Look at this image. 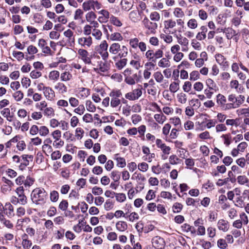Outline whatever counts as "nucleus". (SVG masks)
<instances>
[{
  "mask_svg": "<svg viewBox=\"0 0 249 249\" xmlns=\"http://www.w3.org/2000/svg\"><path fill=\"white\" fill-rule=\"evenodd\" d=\"M1 114L6 118L8 121H11L13 116L11 115L10 110L9 108H4L1 111Z\"/></svg>",
  "mask_w": 249,
  "mask_h": 249,
  "instance_id": "obj_44",
  "label": "nucleus"
},
{
  "mask_svg": "<svg viewBox=\"0 0 249 249\" xmlns=\"http://www.w3.org/2000/svg\"><path fill=\"white\" fill-rule=\"evenodd\" d=\"M135 59L131 60L130 61V65L136 70H139L140 68L142 67V65L141 63L140 58L138 55L134 57Z\"/></svg>",
  "mask_w": 249,
  "mask_h": 249,
  "instance_id": "obj_33",
  "label": "nucleus"
},
{
  "mask_svg": "<svg viewBox=\"0 0 249 249\" xmlns=\"http://www.w3.org/2000/svg\"><path fill=\"white\" fill-rule=\"evenodd\" d=\"M127 59L126 58H120L115 63V67L119 70L123 69L126 65Z\"/></svg>",
  "mask_w": 249,
  "mask_h": 249,
  "instance_id": "obj_37",
  "label": "nucleus"
},
{
  "mask_svg": "<svg viewBox=\"0 0 249 249\" xmlns=\"http://www.w3.org/2000/svg\"><path fill=\"white\" fill-rule=\"evenodd\" d=\"M217 226L218 229L223 232L227 231L229 229L228 221L223 219H221L218 221Z\"/></svg>",
  "mask_w": 249,
  "mask_h": 249,
  "instance_id": "obj_27",
  "label": "nucleus"
},
{
  "mask_svg": "<svg viewBox=\"0 0 249 249\" xmlns=\"http://www.w3.org/2000/svg\"><path fill=\"white\" fill-rule=\"evenodd\" d=\"M238 116L245 115L249 117V107L248 108H240L236 110Z\"/></svg>",
  "mask_w": 249,
  "mask_h": 249,
  "instance_id": "obj_50",
  "label": "nucleus"
},
{
  "mask_svg": "<svg viewBox=\"0 0 249 249\" xmlns=\"http://www.w3.org/2000/svg\"><path fill=\"white\" fill-rule=\"evenodd\" d=\"M91 35L97 40H100L103 36L102 31L98 29H92Z\"/></svg>",
  "mask_w": 249,
  "mask_h": 249,
  "instance_id": "obj_45",
  "label": "nucleus"
},
{
  "mask_svg": "<svg viewBox=\"0 0 249 249\" xmlns=\"http://www.w3.org/2000/svg\"><path fill=\"white\" fill-rule=\"evenodd\" d=\"M177 99L178 102L184 104L187 102V96L185 93L180 92L177 95Z\"/></svg>",
  "mask_w": 249,
  "mask_h": 249,
  "instance_id": "obj_53",
  "label": "nucleus"
},
{
  "mask_svg": "<svg viewBox=\"0 0 249 249\" xmlns=\"http://www.w3.org/2000/svg\"><path fill=\"white\" fill-rule=\"evenodd\" d=\"M15 192L17 196H12L10 198V202L14 205H17L18 204L21 205H25L27 203L28 199L24 193L23 186L18 187Z\"/></svg>",
  "mask_w": 249,
  "mask_h": 249,
  "instance_id": "obj_4",
  "label": "nucleus"
},
{
  "mask_svg": "<svg viewBox=\"0 0 249 249\" xmlns=\"http://www.w3.org/2000/svg\"><path fill=\"white\" fill-rule=\"evenodd\" d=\"M12 96L16 101L20 102L23 98L24 94L21 91L18 90L15 92Z\"/></svg>",
  "mask_w": 249,
  "mask_h": 249,
  "instance_id": "obj_54",
  "label": "nucleus"
},
{
  "mask_svg": "<svg viewBox=\"0 0 249 249\" xmlns=\"http://www.w3.org/2000/svg\"><path fill=\"white\" fill-rule=\"evenodd\" d=\"M133 0H122L121 2V9L123 11H128L133 7Z\"/></svg>",
  "mask_w": 249,
  "mask_h": 249,
  "instance_id": "obj_25",
  "label": "nucleus"
},
{
  "mask_svg": "<svg viewBox=\"0 0 249 249\" xmlns=\"http://www.w3.org/2000/svg\"><path fill=\"white\" fill-rule=\"evenodd\" d=\"M54 88L56 91L61 94L65 93L68 91L67 86L63 83L61 82L56 83L54 86Z\"/></svg>",
  "mask_w": 249,
  "mask_h": 249,
  "instance_id": "obj_31",
  "label": "nucleus"
},
{
  "mask_svg": "<svg viewBox=\"0 0 249 249\" xmlns=\"http://www.w3.org/2000/svg\"><path fill=\"white\" fill-rule=\"evenodd\" d=\"M98 13L100 15L98 18V21L100 23H105L108 21L109 19H110V13L107 10L103 9Z\"/></svg>",
  "mask_w": 249,
  "mask_h": 249,
  "instance_id": "obj_18",
  "label": "nucleus"
},
{
  "mask_svg": "<svg viewBox=\"0 0 249 249\" xmlns=\"http://www.w3.org/2000/svg\"><path fill=\"white\" fill-rule=\"evenodd\" d=\"M51 136L54 140L53 145L56 148L62 147L64 144V142L61 139V132L57 129L53 131Z\"/></svg>",
  "mask_w": 249,
  "mask_h": 249,
  "instance_id": "obj_9",
  "label": "nucleus"
},
{
  "mask_svg": "<svg viewBox=\"0 0 249 249\" xmlns=\"http://www.w3.org/2000/svg\"><path fill=\"white\" fill-rule=\"evenodd\" d=\"M27 237L26 234L22 236V245L24 249H30L32 245V242Z\"/></svg>",
  "mask_w": 249,
  "mask_h": 249,
  "instance_id": "obj_38",
  "label": "nucleus"
},
{
  "mask_svg": "<svg viewBox=\"0 0 249 249\" xmlns=\"http://www.w3.org/2000/svg\"><path fill=\"white\" fill-rule=\"evenodd\" d=\"M107 36L108 39L112 41H122L124 39L123 36L119 32H114L110 35L107 34Z\"/></svg>",
  "mask_w": 249,
  "mask_h": 249,
  "instance_id": "obj_28",
  "label": "nucleus"
},
{
  "mask_svg": "<svg viewBox=\"0 0 249 249\" xmlns=\"http://www.w3.org/2000/svg\"><path fill=\"white\" fill-rule=\"evenodd\" d=\"M125 218H128L129 221L133 222L139 219V215L138 213L133 212L131 213L129 215H126Z\"/></svg>",
  "mask_w": 249,
  "mask_h": 249,
  "instance_id": "obj_59",
  "label": "nucleus"
},
{
  "mask_svg": "<svg viewBox=\"0 0 249 249\" xmlns=\"http://www.w3.org/2000/svg\"><path fill=\"white\" fill-rule=\"evenodd\" d=\"M114 159L116 160L117 166L118 167L120 168H124L126 166V163L125 160L124 158L119 157L118 154H115L114 155Z\"/></svg>",
  "mask_w": 249,
  "mask_h": 249,
  "instance_id": "obj_32",
  "label": "nucleus"
},
{
  "mask_svg": "<svg viewBox=\"0 0 249 249\" xmlns=\"http://www.w3.org/2000/svg\"><path fill=\"white\" fill-rule=\"evenodd\" d=\"M77 91V96L81 99H85L90 95V90L88 88H79Z\"/></svg>",
  "mask_w": 249,
  "mask_h": 249,
  "instance_id": "obj_21",
  "label": "nucleus"
},
{
  "mask_svg": "<svg viewBox=\"0 0 249 249\" xmlns=\"http://www.w3.org/2000/svg\"><path fill=\"white\" fill-rule=\"evenodd\" d=\"M95 52L99 54L103 61H107L109 58L108 44L106 40H102L95 47Z\"/></svg>",
  "mask_w": 249,
  "mask_h": 249,
  "instance_id": "obj_6",
  "label": "nucleus"
},
{
  "mask_svg": "<svg viewBox=\"0 0 249 249\" xmlns=\"http://www.w3.org/2000/svg\"><path fill=\"white\" fill-rule=\"evenodd\" d=\"M59 198V194L57 191L53 190L50 192V199L53 202H56Z\"/></svg>",
  "mask_w": 249,
  "mask_h": 249,
  "instance_id": "obj_58",
  "label": "nucleus"
},
{
  "mask_svg": "<svg viewBox=\"0 0 249 249\" xmlns=\"http://www.w3.org/2000/svg\"><path fill=\"white\" fill-rule=\"evenodd\" d=\"M86 19L89 24L92 23L97 18L96 15L93 11L88 12L85 16Z\"/></svg>",
  "mask_w": 249,
  "mask_h": 249,
  "instance_id": "obj_43",
  "label": "nucleus"
},
{
  "mask_svg": "<svg viewBox=\"0 0 249 249\" xmlns=\"http://www.w3.org/2000/svg\"><path fill=\"white\" fill-rule=\"evenodd\" d=\"M78 58L83 62L88 65L91 64L92 55H90L87 50L84 49H79L77 51Z\"/></svg>",
  "mask_w": 249,
  "mask_h": 249,
  "instance_id": "obj_10",
  "label": "nucleus"
},
{
  "mask_svg": "<svg viewBox=\"0 0 249 249\" xmlns=\"http://www.w3.org/2000/svg\"><path fill=\"white\" fill-rule=\"evenodd\" d=\"M133 175L135 176L136 179L137 180V181L140 182V184L142 185V186L141 187V188L142 189H143L144 188V185L142 183L146 180V178L141 173H137L136 172H135Z\"/></svg>",
  "mask_w": 249,
  "mask_h": 249,
  "instance_id": "obj_55",
  "label": "nucleus"
},
{
  "mask_svg": "<svg viewBox=\"0 0 249 249\" xmlns=\"http://www.w3.org/2000/svg\"><path fill=\"white\" fill-rule=\"evenodd\" d=\"M170 123H172L175 127L178 128L181 126V120L179 117H174L169 119Z\"/></svg>",
  "mask_w": 249,
  "mask_h": 249,
  "instance_id": "obj_51",
  "label": "nucleus"
},
{
  "mask_svg": "<svg viewBox=\"0 0 249 249\" xmlns=\"http://www.w3.org/2000/svg\"><path fill=\"white\" fill-rule=\"evenodd\" d=\"M108 52L112 55V59L115 60L117 57L120 58L126 57L128 54V49L124 45L121 46L119 43L113 42L109 45Z\"/></svg>",
  "mask_w": 249,
  "mask_h": 249,
  "instance_id": "obj_2",
  "label": "nucleus"
},
{
  "mask_svg": "<svg viewBox=\"0 0 249 249\" xmlns=\"http://www.w3.org/2000/svg\"><path fill=\"white\" fill-rule=\"evenodd\" d=\"M236 180L238 183L241 185H246L248 186V184L249 183V179L245 175L238 176Z\"/></svg>",
  "mask_w": 249,
  "mask_h": 249,
  "instance_id": "obj_36",
  "label": "nucleus"
},
{
  "mask_svg": "<svg viewBox=\"0 0 249 249\" xmlns=\"http://www.w3.org/2000/svg\"><path fill=\"white\" fill-rule=\"evenodd\" d=\"M169 162L172 165H177L182 162V160L176 155H172L169 158Z\"/></svg>",
  "mask_w": 249,
  "mask_h": 249,
  "instance_id": "obj_40",
  "label": "nucleus"
},
{
  "mask_svg": "<svg viewBox=\"0 0 249 249\" xmlns=\"http://www.w3.org/2000/svg\"><path fill=\"white\" fill-rule=\"evenodd\" d=\"M230 87L231 89L235 90L238 93H242L244 92V87L239 84L237 80H232L230 83Z\"/></svg>",
  "mask_w": 249,
  "mask_h": 249,
  "instance_id": "obj_22",
  "label": "nucleus"
},
{
  "mask_svg": "<svg viewBox=\"0 0 249 249\" xmlns=\"http://www.w3.org/2000/svg\"><path fill=\"white\" fill-rule=\"evenodd\" d=\"M129 44L130 47L134 50L138 48L141 52H144L147 50L146 44L143 41H140L137 37L132 38L129 39Z\"/></svg>",
  "mask_w": 249,
  "mask_h": 249,
  "instance_id": "obj_8",
  "label": "nucleus"
},
{
  "mask_svg": "<svg viewBox=\"0 0 249 249\" xmlns=\"http://www.w3.org/2000/svg\"><path fill=\"white\" fill-rule=\"evenodd\" d=\"M110 22L111 24L116 27H121L123 25L122 22L119 19V18L113 15L110 16Z\"/></svg>",
  "mask_w": 249,
  "mask_h": 249,
  "instance_id": "obj_47",
  "label": "nucleus"
},
{
  "mask_svg": "<svg viewBox=\"0 0 249 249\" xmlns=\"http://www.w3.org/2000/svg\"><path fill=\"white\" fill-rule=\"evenodd\" d=\"M180 81L172 82L169 86V90L172 93L176 92L179 89Z\"/></svg>",
  "mask_w": 249,
  "mask_h": 249,
  "instance_id": "obj_46",
  "label": "nucleus"
},
{
  "mask_svg": "<svg viewBox=\"0 0 249 249\" xmlns=\"http://www.w3.org/2000/svg\"><path fill=\"white\" fill-rule=\"evenodd\" d=\"M142 24L147 30L146 35L155 34L158 28V24L155 22H152L146 17L142 20Z\"/></svg>",
  "mask_w": 249,
  "mask_h": 249,
  "instance_id": "obj_7",
  "label": "nucleus"
},
{
  "mask_svg": "<svg viewBox=\"0 0 249 249\" xmlns=\"http://www.w3.org/2000/svg\"><path fill=\"white\" fill-rule=\"evenodd\" d=\"M18 138H19V136L17 135L15 137H13L12 139H10L9 141H8L5 143V145L6 147L5 152L3 155H1V158H4L5 157H6L7 154V151H8L7 149L10 148L12 146V144L13 143H16L18 142Z\"/></svg>",
  "mask_w": 249,
  "mask_h": 249,
  "instance_id": "obj_29",
  "label": "nucleus"
},
{
  "mask_svg": "<svg viewBox=\"0 0 249 249\" xmlns=\"http://www.w3.org/2000/svg\"><path fill=\"white\" fill-rule=\"evenodd\" d=\"M131 120L134 125H137L142 120L141 116L137 114H134L131 117Z\"/></svg>",
  "mask_w": 249,
  "mask_h": 249,
  "instance_id": "obj_60",
  "label": "nucleus"
},
{
  "mask_svg": "<svg viewBox=\"0 0 249 249\" xmlns=\"http://www.w3.org/2000/svg\"><path fill=\"white\" fill-rule=\"evenodd\" d=\"M227 100L228 103H227L226 97L223 94L219 93L216 95V103L224 111L239 107L244 103L245 97L242 94L236 97L234 94H230L228 96Z\"/></svg>",
  "mask_w": 249,
  "mask_h": 249,
  "instance_id": "obj_1",
  "label": "nucleus"
},
{
  "mask_svg": "<svg viewBox=\"0 0 249 249\" xmlns=\"http://www.w3.org/2000/svg\"><path fill=\"white\" fill-rule=\"evenodd\" d=\"M60 76V73L58 71L53 70L50 71L49 73L48 77L49 79L54 82L56 81L59 79Z\"/></svg>",
  "mask_w": 249,
  "mask_h": 249,
  "instance_id": "obj_39",
  "label": "nucleus"
},
{
  "mask_svg": "<svg viewBox=\"0 0 249 249\" xmlns=\"http://www.w3.org/2000/svg\"><path fill=\"white\" fill-rule=\"evenodd\" d=\"M85 105L88 111L91 112L95 111L96 107L90 100H87Z\"/></svg>",
  "mask_w": 249,
  "mask_h": 249,
  "instance_id": "obj_56",
  "label": "nucleus"
},
{
  "mask_svg": "<svg viewBox=\"0 0 249 249\" xmlns=\"http://www.w3.org/2000/svg\"><path fill=\"white\" fill-rule=\"evenodd\" d=\"M158 65L160 68H169L171 66V63L168 59L163 57L158 62Z\"/></svg>",
  "mask_w": 249,
  "mask_h": 249,
  "instance_id": "obj_35",
  "label": "nucleus"
},
{
  "mask_svg": "<svg viewBox=\"0 0 249 249\" xmlns=\"http://www.w3.org/2000/svg\"><path fill=\"white\" fill-rule=\"evenodd\" d=\"M122 93L121 90L115 89L112 90L109 93V96L110 97V106L112 108H116L118 107L122 102L123 103L125 104L127 101L122 98V101L121 98L122 97Z\"/></svg>",
  "mask_w": 249,
  "mask_h": 249,
  "instance_id": "obj_5",
  "label": "nucleus"
},
{
  "mask_svg": "<svg viewBox=\"0 0 249 249\" xmlns=\"http://www.w3.org/2000/svg\"><path fill=\"white\" fill-rule=\"evenodd\" d=\"M48 194L46 190L41 187L34 189L31 194L33 203L36 205H43L47 200Z\"/></svg>",
  "mask_w": 249,
  "mask_h": 249,
  "instance_id": "obj_3",
  "label": "nucleus"
},
{
  "mask_svg": "<svg viewBox=\"0 0 249 249\" xmlns=\"http://www.w3.org/2000/svg\"><path fill=\"white\" fill-rule=\"evenodd\" d=\"M77 43L83 48H89L93 43V40L90 36H81L78 38Z\"/></svg>",
  "mask_w": 249,
  "mask_h": 249,
  "instance_id": "obj_13",
  "label": "nucleus"
},
{
  "mask_svg": "<svg viewBox=\"0 0 249 249\" xmlns=\"http://www.w3.org/2000/svg\"><path fill=\"white\" fill-rule=\"evenodd\" d=\"M0 221L8 229H12L13 228V224L9 220L5 218L1 213H0Z\"/></svg>",
  "mask_w": 249,
  "mask_h": 249,
  "instance_id": "obj_41",
  "label": "nucleus"
},
{
  "mask_svg": "<svg viewBox=\"0 0 249 249\" xmlns=\"http://www.w3.org/2000/svg\"><path fill=\"white\" fill-rule=\"evenodd\" d=\"M38 133L40 136L42 137H45L47 136L49 133V128L45 125H41L38 127Z\"/></svg>",
  "mask_w": 249,
  "mask_h": 249,
  "instance_id": "obj_49",
  "label": "nucleus"
},
{
  "mask_svg": "<svg viewBox=\"0 0 249 249\" xmlns=\"http://www.w3.org/2000/svg\"><path fill=\"white\" fill-rule=\"evenodd\" d=\"M5 207L6 210V214L7 216L9 218L13 217L15 215V214L14 213V207L12 205V203H11V202L6 203Z\"/></svg>",
  "mask_w": 249,
  "mask_h": 249,
  "instance_id": "obj_34",
  "label": "nucleus"
},
{
  "mask_svg": "<svg viewBox=\"0 0 249 249\" xmlns=\"http://www.w3.org/2000/svg\"><path fill=\"white\" fill-rule=\"evenodd\" d=\"M171 128V125L169 123H166L164 124L162 128V134L164 136H167L169 133Z\"/></svg>",
  "mask_w": 249,
  "mask_h": 249,
  "instance_id": "obj_62",
  "label": "nucleus"
},
{
  "mask_svg": "<svg viewBox=\"0 0 249 249\" xmlns=\"http://www.w3.org/2000/svg\"><path fill=\"white\" fill-rule=\"evenodd\" d=\"M115 229L120 232H124L128 229V224L124 221H118L115 224Z\"/></svg>",
  "mask_w": 249,
  "mask_h": 249,
  "instance_id": "obj_23",
  "label": "nucleus"
},
{
  "mask_svg": "<svg viewBox=\"0 0 249 249\" xmlns=\"http://www.w3.org/2000/svg\"><path fill=\"white\" fill-rule=\"evenodd\" d=\"M176 26V21L172 19H168L164 21L163 31L165 34L170 33V29H173Z\"/></svg>",
  "mask_w": 249,
  "mask_h": 249,
  "instance_id": "obj_19",
  "label": "nucleus"
},
{
  "mask_svg": "<svg viewBox=\"0 0 249 249\" xmlns=\"http://www.w3.org/2000/svg\"><path fill=\"white\" fill-rule=\"evenodd\" d=\"M13 56L18 61L22 60L24 57V53L21 52L13 51L12 52Z\"/></svg>",
  "mask_w": 249,
  "mask_h": 249,
  "instance_id": "obj_63",
  "label": "nucleus"
},
{
  "mask_svg": "<svg viewBox=\"0 0 249 249\" xmlns=\"http://www.w3.org/2000/svg\"><path fill=\"white\" fill-rule=\"evenodd\" d=\"M216 62L223 70H227L229 68V63L226 58L221 54H216L215 55Z\"/></svg>",
  "mask_w": 249,
  "mask_h": 249,
  "instance_id": "obj_17",
  "label": "nucleus"
},
{
  "mask_svg": "<svg viewBox=\"0 0 249 249\" xmlns=\"http://www.w3.org/2000/svg\"><path fill=\"white\" fill-rule=\"evenodd\" d=\"M145 57L148 61L155 62V58L154 57V51L153 50H148L145 51Z\"/></svg>",
  "mask_w": 249,
  "mask_h": 249,
  "instance_id": "obj_48",
  "label": "nucleus"
},
{
  "mask_svg": "<svg viewBox=\"0 0 249 249\" xmlns=\"http://www.w3.org/2000/svg\"><path fill=\"white\" fill-rule=\"evenodd\" d=\"M197 137L202 140H208L212 138L210 132L208 131H205L200 133L198 135Z\"/></svg>",
  "mask_w": 249,
  "mask_h": 249,
  "instance_id": "obj_64",
  "label": "nucleus"
},
{
  "mask_svg": "<svg viewBox=\"0 0 249 249\" xmlns=\"http://www.w3.org/2000/svg\"><path fill=\"white\" fill-rule=\"evenodd\" d=\"M43 114L47 117H52L54 115V111L52 107H47L43 111Z\"/></svg>",
  "mask_w": 249,
  "mask_h": 249,
  "instance_id": "obj_57",
  "label": "nucleus"
},
{
  "mask_svg": "<svg viewBox=\"0 0 249 249\" xmlns=\"http://www.w3.org/2000/svg\"><path fill=\"white\" fill-rule=\"evenodd\" d=\"M1 179L3 184L0 187V191L3 194H8L11 191L14 184L12 181L5 177H3Z\"/></svg>",
  "mask_w": 249,
  "mask_h": 249,
  "instance_id": "obj_11",
  "label": "nucleus"
},
{
  "mask_svg": "<svg viewBox=\"0 0 249 249\" xmlns=\"http://www.w3.org/2000/svg\"><path fill=\"white\" fill-rule=\"evenodd\" d=\"M43 93L46 100L50 101L54 100L55 94L54 90L51 87H48Z\"/></svg>",
  "mask_w": 249,
  "mask_h": 249,
  "instance_id": "obj_24",
  "label": "nucleus"
},
{
  "mask_svg": "<svg viewBox=\"0 0 249 249\" xmlns=\"http://www.w3.org/2000/svg\"><path fill=\"white\" fill-rule=\"evenodd\" d=\"M154 119L155 121L160 124H162L167 120L166 116L162 111L154 115Z\"/></svg>",
  "mask_w": 249,
  "mask_h": 249,
  "instance_id": "obj_30",
  "label": "nucleus"
},
{
  "mask_svg": "<svg viewBox=\"0 0 249 249\" xmlns=\"http://www.w3.org/2000/svg\"><path fill=\"white\" fill-rule=\"evenodd\" d=\"M109 69V65L105 61H100L99 62L98 68L94 69L95 71L98 73L103 76L107 75Z\"/></svg>",
  "mask_w": 249,
  "mask_h": 249,
  "instance_id": "obj_14",
  "label": "nucleus"
},
{
  "mask_svg": "<svg viewBox=\"0 0 249 249\" xmlns=\"http://www.w3.org/2000/svg\"><path fill=\"white\" fill-rule=\"evenodd\" d=\"M64 36L66 38V42L70 47H73L75 45V35L74 33L71 29H68L63 33Z\"/></svg>",
  "mask_w": 249,
  "mask_h": 249,
  "instance_id": "obj_15",
  "label": "nucleus"
},
{
  "mask_svg": "<svg viewBox=\"0 0 249 249\" xmlns=\"http://www.w3.org/2000/svg\"><path fill=\"white\" fill-rule=\"evenodd\" d=\"M174 16L177 18H181L184 16V12L180 8H175L173 11Z\"/></svg>",
  "mask_w": 249,
  "mask_h": 249,
  "instance_id": "obj_61",
  "label": "nucleus"
},
{
  "mask_svg": "<svg viewBox=\"0 0 249 249\" xmlns=\"http://www.w3.org/2000/svg\"><path fill=\"white\" fill-rule=\"evenodd\" d=\"M153 246L157 249H161L164 245V241L162 238L157 236L153 238L152 240Z\"/></svg>",
  "mask_w": 249,
  "mask_h": 249,
  "instance_id": "obj_20",
  "label": "nucleus"
},
{
  "mask_svg": "<svg viewBox=\"0 0 249 249\" xmlns=\"http://www.w3.org/2000/svg\"><path fill=\"white\" fill-rule=\"evenodd\" d=\"M142 95V89H135L132 91L129 92L125 94V98L130 101L138 100Z\"/></svg>",
  "mask_w": 249,
  "mask_h": 249,
  "instance_id": "obj_12",
  "label": "nucleus"
},
{
  "mask_svg": "<svg viewBox=\"0 0 249 249\" xmlns=\"http://www.w3.org/2000/svg\"><path fill=\"white\" fill-rule=\"evenodd\" d=\"M223 140V143L226 146H229L231 142V136L230 133L223 134L221 136Z\"/></svg>",
  "mask_w": 249,
  "mask_h": 249,
  "instance_id": "obj_42",
  "label": "nucleus"
},
{
  "mask_svg": "<svg viewBox=\"0 0 249 249\" xmlns=\"http://www.w3.org/2000/svg\"><path fill=\"white\" fill-rule=\"evenodd\" d=\"M153 76L157 83H161L163 82L164 77L160 71H158L154 72Z\"/></svg>",
  "mask_w": 249,
  "mask_h": 249,
  "instance_id": "obj_52",
  "label": "nucleus"
},
{
  "mask_svg": "<svg viewBox=\"0 0 249 249\" xmlns=\"http://www.w3.org/2000/svg\"><path fill=\"white\" fill-rule=\"evenodd\" d=\"M60 77L62 82H66L71 80L73 75L71 71L66 70L60 74Z\"/></svg>",
  "mask_w": 249,
  "mask_h": 249,
  "instance_id": "obj_26",
  "label": "nucleus"
},
{
  "mask_svg": "<svg viewBox=\"0 0 249 249\" xmlns=\"http://www.w3.org/2000/svg\"><path fill=\"white\" fill-rule=\"evenodd\" d=\"M142 11L138 9L132 10L129 13V18L133 22H138L142 18Z\"/></svg>",
  "mask_w": 249,
  "mask_h": 249,
  "instance_id": "obj_16",
  "label": "nucleus"
}]
</instances>
